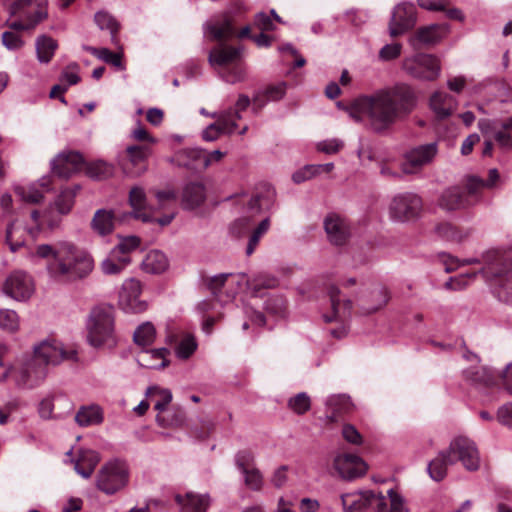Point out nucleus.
<instances>
[{
  "instance_id": "e2e57ef3",
  "label": "nucleus",
  "mask_w": 512,
  "mask_h": 512,
  "mask_svg": "<svg viewBox=\"0 0 512 512\" xmlns=\"http://www.w3.org/2000/svg\"><path fill=\"white\" fill-rule=\"evenodd\" d=\"M88 174L97 179L106 178L110 176L113 172V168L110 164L98 160L91 163L87 168Z\"/></svg>"
},
{
  "instance_id": "69168bd1",
  "label": "nucleus",
  "mask_w": 512,
  "mask_h": 512,
  "mask_svg": "<svg viewBox=\"0 0 512 512\" xmlns=\"http://www.w3.org/2000/svg\"><path fill=\"white\" fill-rule=\"evenodd\" d=\"M22 231V226H7L6 230V242L8 243L10 250L15 252L24 245V239L18 237Z\"/></svg>"
},
{
  "instance_id": "5fc2aeb1",
  "label": "nucleus",
  "mask_w": 512,
  "mask_h": 512,
  "mask_svg": "<svg viewBox=\"0 0 512 512\" xmlns=\"http://www.w3.org/2000/svg\"><path fill=\"white\" fill-rule=\"evenodd\" d=\"M20 319L16 311L11 309H0V328L13 333L19 330Z\"/></svg>"
},
{
  "instance_id": "bf43d9fd",
  "label": "nucleus",
  "mask_w": 512,
  "mask_h": 512,
  "mask_svg": "<svg viewBox=\"0 0 512 512\" xmlns=\"http://www.w3.org/2000/svg\"><path fill=\"white\" fill-rule=\"evenodd\" d=\"M197 349V343L191 334H186L176 345L175 353L180 359H188Z\"/></svg>"
},
{
  "instance_id": "ea45409f",
  "label": "nucleus",
  "mask_w": 512,
  "mask_h": 512,
  "mask_svg": "<svg viewBox=\"0 0 512 512\" xmlns=\"http://www.w3.org/2000/svg\"><path fill=\"white\" fill-rule=\"evenodd\" d=\"M205 33H208L213 40L222 41L232 37L234 29L230 20L225 17L221 21L206 23Z\"/></svg>"
},
{
  "instance_id": "7ed1b4c3",
  "label": "nucleus",
  "mask_w": 512,
  "mask_h": 512,
  "mask_svg": "<svg viewBox=\"0 0 512 512\" xmlns=\"http://www.w3.org/2000/svg\"><path fill=\"white\" fill-rule=\"evenodd\" d=\"M93 268L94 261L91 255L71 243L60 244L55 260L48 261L47 264L51 276L67 281L85 278Z\"/></svg>"
},
{
  "instance_id": "412c9836",
  "label": "nucleus",
  "mask_w": 512,
  "mask_h": 512,
  "mask_svg": "<svg viewBox=\"0 0 512 512\" xmlns=\"http://www.w3.org/2000/svg\"><path fill=\"white\" fill-rule=\"evenodd\" d=\"M83 164V158L78 152L59 154L52 161V171L60 178L68 179L79 171Z\"/></svg>"
},
{
  "instance_id": "2eb2a0df",
  "label": "nucleus",
  "mask_w": 512,
  "mask_h": 512,
  "mask_svg": "<svg viewBox=\"0 0 512 512\" xmlns=\"http://www.w3.org/2000/svg\"><path fill=\"white\" fill-rule=\"evenodd\" d=\"M416 24V9L410 2H403L395 6L389 21V34L398 37L411 30Z\"/></svg>"
},
{
  "instance_id": "37998d69",
  "label": "nucleus",
  "mask_w": 512,
  "mask_h": 512,
  "mask_svg": "<svg viewBox=\"0 0 512 512\" xmlns=\"http://www.w3.org/2000/svg\"><path fill=\"white\" fill-rule=\"evenodd\" d=\"M37 59L40 63H49L57 48V42L49 36L41 35L36 39Z\"/></svg>"
},
{
  "instance_id": "393cba45",
  "label": "nucleus",
  "mask_w": 512,
  "mask_h": 512,
  "mask_svg": "<svg viewBox=\"0 0 512 512\" xmlns=\"http://www.w3.org/2000/svg\"><path fill=\"white\" fill-rule=\"evenodd\" d=\"M175 501L180 506L181 512H206L210 506L208 494L187 492L185 495L176 494Z\"/></svg>"
},
{
  "instance_id": "8fccbe9b",
  "label": "nucleus",
  "mask_w": 512,
  "mask_h": 512,
  "mask_svg": "<svg viewBox=\"0 0 512 512\" xmlns=\"http://www.w3.org/2000/svg\"><path fill=\"white\" fill-rule=\"evenodd\" d=\"M234 227L241 229L245 235H248V245L246 248V254L249 256L254 252L260 239L267 233L269 226H256L252 230L248 229L250 226H234Z\"/></svg>"
},
{
  "instance_id": "e433bc0d",
  "label": "nucleus",
  "mask_w": 512,
  "mask_h": 512,
  "mask_svg": "<svg viewBox=\"0 0 512 512\" xmlns=\"http://www.w3.org/2000/svg\"><path fill=\"white\" fill-rule=\"evenodd\" d=\"M464 376L468 381L475 384L489 386L495 383L496 376L492 369L477 365L464 370Z\"/></svg>"
},
{
  "instance_id": "a211bd4d",
  "label": "nucleus",
  "mask_w": 512,
  "mask_h": 512,
  "mask_svg": "<svg viewBox=\"0 0 512 512\" xmlns=\"http://www.w3.org/2000/svg\"><path fill=\"white\" fill-rule=\"evenodd\" d=\"M478 127L484 136L492 135L501 148L512 149V117L505 121L483 119Z\"/></svg>"
},
{
  "instance_id": "c756f323",
  "label": "nucleus",
  "mask_w": 512,
  "mask_h": 512,
  "mask_svg": "<svg viewBox=\"0 0 512 512\" xmlns=\"http://www.w3.org/2000/svg\"><path fill=\"white\" fill-rule=\"evenodd\" d=\"M456 99L442 91H436L430 98V107L438 119L449 117L456 109Z\"/></svg>"
},
{
  "instance_id": "9d476101",
  "label": "nucleus",
  "mask_w": 512,
  "mask_h": 512,
  "mask_svg": "<svg viewBox=\"0 0 512 512\" xmlns=\"http://www.w3.org/2000/svg\"><path fill=\"white\" fill-rule=\"evenodd\" d=\"M128 477V468L124 462L110 461L99 470L96 486L105 494L111 495L127 485Z\"/></svg>"
},
{
  "instance_id": "72a5a7b5",
  "label": "nucleus",
  "mask_w": 512,
  "mask_h": 512,
  "mask_svg": "<svg viewBox=\"0 0 512 512\" xmlns=\"http://www.w3.org/2000/svg\"><path fill=\"white\" fill-rule=\"evenodd\" d=\"M328 294H329L330 300H331V307L333 310V315L332 316L325 315L324 320L326 322H332L334 320L346 317V315L350 313V309L352 306L351 301L347 300L343 304H341L340 300H339L340 290L335 285H331L329 287Z\"/></svg>"
},
{
  "instance_id": "5701e85b",
  "label": "nucleus",
  "mask_w": 512,
  "mask_h": 512,
  "mask_svg": "<svg viewBox=\"0 0 512 512\" xmlns=\"http://www.w3.org/2000/svg\"><path fill=\"white\" fill-rule=\"evenodd\" d=\"M231 112L222 111L219 113H213L212 118L216 119L215 123L210 124L202 132V137L206 141H214L222 134H232L237 128V123L234 120H230Z\"/></svg>"
},
{
  "instance_id": "3c124183",
  "label": "nucleus",
  "mask_w": 512,
  "mask_h": 512,
  "mask_svg": "<svg viewBox=\"0 0 512 512\" xmlns=\"http://www.w3.org/2000/svg\"><path fill=\"white\" fill-rule=\"evenodd\" d=\"M184 421L185 413L180 408L168 411L166 414H157L156 416L157 424L164 428L181 426Z\"/></svg>"
},
{
  "instance_id": "c9c22d12",
  "label": "nucleus",
  "mask_w": 512,
  "mask_h": 512,
  "mask_svg": "<svg viewBox=\"0 0 512 512\" xmlns=\"http://www.w3.org/2000/svg\"><path fill=\"white\" fill-rule=\"evenodd\" d=\"M450 458L448 450H442L438 453V455L429 462L427 471L429 476L434 481H442L447 475V467L450 464L448 461Z\"/></svg>"
},
{
  "instance_id": "338daca9",
  "label": "nucleus",
  "mask_w": 512,
  "mask_h": 512,
  "mask_svg": "<svg viewBox=\"0 0 512 512\" xmlns=\"http://www.w3.org/2000/svg\"><path fill=\"white\" fill-rule=\"evenodd\" d=\"M288 405L297 414H304L310 409V398L302 392L291 398Z\"/></svg>"
},
{
  "instance_id": "864d4df0",
  "label": "nucleus",
  "mask_w": 512,
  "mask_h": 512,
  "mask_svg": "<svg viewBox=\"0 0 512 512\" xmlns=\"http://www.w3.org/2000/svg\"><path fill=\"white\" fill-rule=\"evenodd\" d=\"M147 395H149L150 397H158L154 404V409L159 412L158 414H163V412L167 409V406L172 401V393L168 389L150 387L147 390Z\"/></svg>"
},
{
  "instance_id": "774afa93",
  "label": "nucleus",
  "mask_w": 512,
  "mask_h": 512,
  "mask_svg": "<svg viewBox=\"0 0 512 512\" xmlns=\"http://www.w3.org/2000/svg\"><path fill=\"white\" fill-rule=\"evenodd\" d=\"M235 463L241 472L253 468L254 455L249 450H241L235 456Z\"/></svg>"
},
{
  "instance_id": "bb28decb",
  "label": "nucleus",
  "mask_w": 512,
  "mask_h": 512,
  "mask_svg": "<svg viewBox=\"0 0 512 512\" xmlns=\"http://www.w3.org/2000/svg\"><path fill=\"white\" fill-rule=\"evenodd\" d=\"M100 461L99 454L90 449H81L76 459H70L75 471L83 478H89Z\"/></svg>"
},
{
  "instance_id": "f8f14e48",
  "label": "nucleus",
  "mask_w": 512,
  "mask_h": 512,
  "mask_svg": "<svg viewBox=\"0 0 512 512\" xmlns=\"http://www.w3.org/2000/svg\"><path fill=\"white\" fill-rule=\"evenodd\" d=\"M450 464L460 462L467 471H477L480 468V454L474 441L467 437L454 438L448 447Z\"/></svg>"
},
{
  "instance_id": "4d7b16f0",
  "label": "nucleus",
  "mask_w": 512,
  "mask_h": 512,
  "mask_svg": "<svg viewBox=\"0 0 512 512\" xmlns=\"http://www.w3.org/2000/svg\"><path fill=\"white\" fill-rule=\"evenodd\" d=\"M440 205L447 210H454L462 205L461 191L456 188L445 190L440 199Z\"/></svg>"
},
{
  "instance_id": "680f3d73",
  "label": "nucleus",
  "mask_w": 512,
  "mask_h": 512,
  "mask_svg": "<svg viewBox=\"0 0 512 512\" xmlns=\"http://www.w3.org/2000/svg\"><path fill=\"white\" fill-rule=\"evenodd\" d=\"M241 473L244 475L245 485L249 489L254 491L261 490L263 486V476L257 468L253 467Z\"/></svg>"
},
{
  "instance_id": "4468645a",
  "label": "nucleus",
  "mask_w": 512,
  "mask_h": 512,
  "mask_svg": "<svg viewBox=\"0 0 512 512\" xmlns=\"http://www.w3.org/2000/svg\"><path fill=\"white\" fill-rule=\"evenodd\" d=\"M34 290L32 277L20 270L12 272L2 286V291L6 296L20 302L28 300Z\"/></svg>"
},
{
  "instance_id": "f03ea898",
  "label": "nucleus",
  "mask_w": 512,
  "mask_h": 512,
  "mask_svg": "<svg viewBox=\"0 0 512 512\" xmlns=\"http://www.w3.org/2000/svg\"><path fill=\"white\" fill-rule=\"evenodd\" d=\"M76 351L66 349L54 339H45L34 346V358L17 372L15 381L18 386L34 387L46 376L43 365H58L64 360H75Z\"/></svg>"
},
{
  "instance_id": "6e6552de",
  "label": "nucleus",
  "mask_w": 512,
  "mask_h": 512,
  "mask_svg": "<svg viewBox=\"0 0 512 512\" xmlns=\"http://www.w3.org/2000/svg\"><path fill=\"white\" fill-rule=\"evenodd\" d=\"M512 271V247L490 249L482 253V267L477 271L486 281Z\"/></svg>"
},
{
  "instance_id": "dca6fc26",
  "label": "nucleus",
  "mask_w": 512,
  "mask_h": 512,
  "mask_svg": "<svg viewBox=\"0 0 512 512\" xmlns=\"http://www.w3.org/2000/svg\"><path fill=\"white\" fill-rule=\"evenodd\" d=\"M141 293L140 281L130 278L123 282L119 292V306L126 313H141L147 304L139 299Z\"/></svg>"
},
{
  "instance_id": "13d9d810",
  "label": "nucleus",
  "mask_w": 512,
  "mask_h": 512,
  "mask_svg": "<svg viewBox=\"0 0 512 512\" xmlns=\"http://www.w3.org/2000/svg\"><path fill=\"white\" fill-rule=\"evenodd\" d=\"M265 310L278 318H283L286 315V301L280 295L269 296L265 301Z\"/></svg>"
},
{
  "instance_id": "603ef678",
  "label": "nucleus",
  "mask_w": 512,
  "mask_h": 512,
  "mask_svg": "<svg viewBox=\"0 0 512 512\" xmlns=\"http://www.w3.org/2000/svg\"><path fill=\"white\" fill-rule=\"evenodd\" d=\"M230 280V282L240 284L241 282V275H235L232 273H224L216 275L212 278H210L208 282V287L211 290L212 294L217 297L219 300L220 298V290L223 288L226 284V282Z\"/></svg>"
},
{
  "instance_id": "423d86ee",
  "label": "nucleus",
  "mask_w": 512,
  "mask_h": 512,
  "mask_svg": "<svg viewBox=\"0 0 512 512\" xmlns=\"http://www.w3.org/2000/svg\"><path fill=\"white\" fill-rule=\"evenodd\" d=\"M89 343L99 347L112 338L114 331V318L110 307H95L92 309L87 321Z\"/></svg>"
},
{
  "instance_id": "c03bdc74",
  "label": "nucleus",
  "mask_w": 512,
  "mask_h": 512,
  "mask_svg": "<svg viewBox=\"0 0 512 512\" xmlns=\"http://www.w3.org/2000/svg\"><path fill=\"white\" fill-rule=\"evenodd\" d=\"M181 165L191 169L204 168L205 150L199 148L184 149L177 155Z\"/></svg>"
},
{
  "instance_id": "9b49d317",
  "label": "nucleus",
  "mask_w": 512,
  "mask_h": 512,
  "mask_svg": "<svg viewBox=\"0 0 512 512\" xmlns=\"http://www.w3.org/2000/svg\"><path fill=\"white\" fill-rule=\"evenodd\" d=\"M402 69L409 76L427 81L436 80L441 72L439 60L430 54L418 53L404 58Z\"/></svg>"
},
{
  "instance_id": "7c9ffc66",
  "label": "nucleus",
  "mask_w": 512,
  "mask_h": 512,
  "mask_svg": "<svg viewBox=\"0 0 512 512\" xmlns=\"http://www.w3.org/2000/svg\"><path fill=\"white\" fill-rule=\"evenodd\" d=\"M240 57V50L235 47L219 44L209 53V63L212 66H226L233 64Z\"/></svg>"
},
{
  "instance_id": "1a4fd4ad",
  "label": "nucleus",
  "mask_w": 512,
  "mask_h": 512,
  "mask_svg": "<svg viewBox=\"0 0 512 512\" xmlns=\"http://www.w3.org/2000/svg\"><path fill=\"white\" fill-rule=\"evenodd\" d=\"M131 212H124L128 222H156V224H170L174 219V213L165 214L163 217L156 216V211L147 205L144 189L133 187L129 193Z\"/></svg>"
},
{
  "instance_id": "052dcab7",
  "label": "nucleus",
  "mask_w": 512,
  "mask_h": 512,
  "mask_svg": "<svg viewBox=\"0 0 512 512\" xmlns=\"http://www.w3.org/2000/svg\"><path fill=\"white\" fill-rule=\"evenodd\" d=\"M477 275L478 274L476 271L451 277L448 281L445 282L444 287L447 290L453 291L463 290L477 277Z\"/></svg>"
},
{
  "instance_id": "f257e3e1",
  "label": "nucleus",
  "mask_w": 512,
  "mask_h": 512,
  "mask_svg": "<svg viewBox=\"0 0 512 512\" xmlns=\"http://www.w3.org/2000/svg\"><path fill=\"white\" fill-rule=\"evenodd\" d=\"M416 104L414 89L406 83H397L356 99L347 112L355 121L365 120L373 131L383 132L409 115Z\"/></svg>"
},
{
  "instance_id": "49530a36",
  "label": "nucleus",
  "mask_w": 512,
  "mask_h": 512,
  "mask_svg": "<svg viewBox=\"0 0 512 512\" xmlns=\"http://www.w3.org/2000/svg\"><path fill=\"white\" fill-rule=\"evenodd\" d=\"M156 338V329L151 322H144L139 325L133 333V340L136 345L146 347L151 345Z\"/></svg>"
},
{
  "instance_id": "39448f33",
  "label": "nucleus",
  "mask_w": 512,
  "mask_h": 512,
  "mask_svg": "<svg viewBox=\"0 0 512 512\" xmlns=\"http://www.w3.org/2000/svg\"><path fill=\"white\" fill-rule=\"evenodd\" d=\"M47 0H15L9 7L15 20H8L6 25L15 31H31L43 20L47 19Z\"/></svg>"
},
{
  "instance_id": "2f4dec72",
  "label": "nucleus",
  "mask_w": 512,
  "mask_h": 512,
  "mask_svg": "<svg viewBox=\"0 0 512 512\" xmlns=\"http://www.w3.org/2000/svg\"><path fill=\"white\" fill-rule=\"evenodd\" d=\"M169 267V261L166 255L159 250L149 251L141 263L144 272L150 274H161Z\"/></svg>"
},
{
  "instance_id": "a19ab883",
  "label": "nucleus",
  "mask_w": 512,
  "mask_h": 512,
  "mask_svg": "<svg viewBox=\"0 0 512 512\" xmlns=\"http://www.w3.org/2000/svg\"><path fill=\"white\" fill-rule=\"evenodd\" d=\"M94 21L99 29L108 30L111 35V42L116 47H120L117 33L119 30V23L116 19L105 11H99L94 16Z\"/></svg>"
},
{
  "instance_id": "f704fd0d",
  "label": "nucleus",
  "mask_w": 512,
  "mask_h": 512,
  "mask_svg": "<svg viewBox=\"0 0 512 512\" xmlns=\"http://www.w3.org/2000/svg\"><path fill=\"white\" fill-rule=\"evenodd\" d=\"M205 187L201 183H189L182 193V203L186 209H193L205 200Z\"/></svg>"
},
{
  "instance_id": "de8ad7c7",
  "label": "nucleus",
  "mask_w": 512,
  "mask_h": 512,
  "mask_svg": "<svg viewBox=\"0 0 512 512\" xmlns=\"http://www.w3.org/2000/svg\"><path fill=\"white\" fill-rule=\"evenodd\" d=\"M131 263L130 256H112L106 258L101 263V270L105 275H117L121 273L126 266Z\"/></svg>"
},
{
  "instance_id": "6ab92c4d",
  "label": "nucleus",
  "mask_w": 512,
  "mask_h": 512,
  "mask_svg": "<svg viewBox=\"0 0 512 512\" xmlns=\"http://www.w3.org/2000/svg\"><path fill=\"white\" fill-rule=\"evenodd\" d=\"M333 468L338 475L347 480H351L363 475L367 466L365 462L355 454H337L333 459Z\"/></svg>"
},
{
  "instance_id": "b1692460",
  "label": "nucleus",
  "mask_w": 512,
  "mask_h": 512,
  "mask_svg": "<svg viewBox=\"0 0 512 512\" xmlns=\"http://www.w3.org/2000/svg\"><path fill=\"white\" fill-rule=\"evenodd\" d=\"M78 189L79 187L75 186L73 189L67 188L62 190L54 204L44 212L43 220L53 223L58 220V216L69 213L74 204V198Z\"/></svg>"
},
{
  "instance_id": "79ce46f5",
  "label": "nucleus",
  "mask_w": 512,
  "mask_h": 512,
  "mask_svg": "<svg viewBox=\"0 0 512 512\" xmlns=\"http://www.w3.org/2000/svg\"><path fill=\"white\" fill-rule=\"evenodd\" d=\"M118 244L111 251L112 256H129L142 245V239L136 235H118Z\"/></svg>"
},
{
  "instance_id": "ddd939ff",
  "label": "nucleus",
  "mask_w": 512,
  "mask_h": 512,
  "mask_svg": "<svg viewBox=\"0 0 512 512\" xmlns=\"http://www.w3.org/2000/svg\"><path fill=\"white\" fill-rule=\"evenodd\" d=\"M422 212V199L415 193L404 192L396 195L390 204L389 213L394 221L413 222Z\"/></svg>"
},
{
  "instance_id": "a878e982",
  "label": "nucleus",
  "mask_w": 512,
  "mask_h": 512,
  "mask_svg": "<svg viewBox=\"0 0 512 512\" xmlns=\"http://www.w3.org/2000/svg\"><path fill=\"white\" fill-rule=\"evenodd\" d=\"M375 512H409L403 497L394 489H389L387 494L377 493Z\"/></svg>"
},
{
  "instance_id": "cd10ccee",
  "label": "nucleus",
  "mask_w": 512,
  "mask_h": 512,
  "mask_svg": "<svg viewBox=\"0 0 512 512\" xmlns=\"http://www.w3.org/2000/svg\"><path fill=\"white\" fill-rule=\"evenodd\" d=\"M49 183V178L43 177L39 183L15 186L14 191L22 201L36 204L39 203L44 197V191H41L39 187L45 191H49Z\"/></svg>"
},
{
  "instance_id": "4c0bfd02",
  "label": "nucleus",
  "mask_w": 512,
  "mask_h": 512,
  "mask_svg": "<svg viewBox=\"0 0 512 512\" xmlns=\"http://www.w3.org/2000/svg\"><path fill=\"white\" fill-rule=\"evenodd\" d=\"M437 235L452 244L463 243L471 234V230L464 226H436Z\"/></svg>"
},
{
  "instance_id": "0eeeda50",
  "label": "nucleus",
  "mask_w": 512,
  "mask_h": 512,
  "mask_svg": "<svg viewBox=\"0 0 512 512\" xmlns=\"http://www.w3.org/2000/svg\"><path fill=\"white\" fill-rule=\"evenodd\" d=\"M439 152L438 143L431 142L415 145L407 149L400 162V169L404 175L419 174L425 167L431 165Z\"/></svg>"
},
{
  "instance_id": "f3484780",
  "label": "nucleus",
  "mask_w": 512,
  "mask_h": 512,
  "mask_svg": "<svg viewBox=\"0 0 512 512\" xmlns=\"http://www.w3.org/2000/svg\"><path fill=\"white\" fill-rule=\"evenodd\" d=\"M151 148L147 145H132L126 148V159L122 163L123 171L130 177H138L147 170V160Z\"/></svg>"
},
{
  "instance_id": "473e14b6",
  "label": "nucleus",
  "mask_w": 512,
  "mask_h": 512,
  "mask_svg": "<svg viewBox=\"0 0 512 512\" xmlns=\"http://www.w3.org/2000/svg\"><path fill=\"white\" fill-rule=\"evenodd\" d=\"M491 285L493 295L506 304H512V271L505 276L487 281Z\"/></svg>"
},
{
  "instance_id": "c85d7f7f",
  "label": "nucleus",
  "mask_w": 512,
  "mask_h": 512,
  "mask_svg": "<svg viewBox=\"0 0 512 512\" xmlns=\"http://www.w3.org/2000/svg\"><path fill=\"white\" fill-rule=\"evenodd\" d=\"M167 348L143 350L138 354L137 362L140 366L148 369H162L168 366L169 355Z\"/></svg>"
},
{
  "instance_id": "09e8293b",
  "label": "nucleus",
  "mask_w": 512,
  "mask_h": 512,
  "mask_svg": "<svg viewBox=\"0 0 512 512\" xmlns=\"http://www.w3.org/2000/svg\"><path fill=\"white\" fill-rule=\"evenodd\" d=\"M113 222H128L127 216L119 210L99 209L95 212L91 224H112Z\"/></svg>"
},
{
  "instance_id": "4be33fe9",
  "label": "nucleus",
  "mask_w": 512,
  "mask_h": 512,
  "mask_svg": "<svg viewBox=\"0 0 512 512\" xmlns=\"http://www.w3.org/2000/svg\"><path fill=\"white\" fill-rule=\"evenodd\" d=\"M377 493L371 490L355 491L341 496L345 512H362L367 508L374 510Z\"/></svg>"
},
{
  "instance_id": "a18cd8bd",
  "label": "nucleus",
  "mask_w": 512,
  "mask_h": 512,
  "mask_svg": "<svg viewBox=\"0 0 512 512\" xmlns=\"http://www.w3.org/2000/svg\"><path fill=\"white\" fill-rule=\"evenodd\" d=\"M241 281H245L255 295H257L261 289H272L278 285V279L268 274H258L252 280L247 279L246 275L242 274Z\"/></svg>"
},
{
  "instance_id": "6e6d98bb",
  "label": "nucleus",
  "mask_w": 512,
  "mask_h": 512,
  "mask_svg": "<svg viewBox=\"0 0 512 512\" xmlns=\"http://www.w3.org/2000/svg\"><path fill=\"white\" fill-rule=\"evenodd\" d=\"M329 242L333 245H344L349 237L348 226H324Z\"/></svg>"
},
{
  "instance_id": "0e129e2a",
  "label": "nucleus",
  "mask_w": 512,
  "mask_h": 512,
  "mask_svg": "<svg viewBox=\"0 0 512 512\" xmlns=\"http://www.w3.org/2000/svg\"><path fill=\"white\" fill-rule=\"evenodd\" d=\"M319 175V168L315 164H308L298 169L292 174V181L295 184L303 183Z\"/></svg>"
},
{
  "instance_id": "20e7f679",
  "label": "nucleus",
  "mask_w": 512,
  "mask_h": 512,
  "mask_svg": "<svg viewBox=\"0 0 512 512\" xmlns=\"http://www.w3.org/2000/svg\"><path fill=\"white\" fill-rule=\"evenodd\" d=\"M276 191L270 185H265L263 190L249 195L246 192L236 193L231 196L235 214L238 215L237 224H269L271 221L269 210L274 205Z\"/></svg>"
},
{
  "instance_id": "58836bf2",
  "label": "nucleus",
  "mask_w": 512,
  "mask_h": 512,
  "mask_svg": "<svg viewBox=\"0 0 512 512\" xmlns=\"http://www.w3.org/2000/svg\"><path fill=\"white\" fill-rule=\"evenodd\" d=\"M75 421L82 427L98 425L103 421L102 409L97 405L81 407L75 415Z\"/></svg>"
},
{
  "instance_id": "aec40b11",
  "label": "nucleus",
  "mask_w": 512,
  "mask_h": 512,
  "mask_svg": "<svg viewBox=\"0 0 512 512\" xmlns=\"http://www.w3.org/2000/svg\"><path fill=\"white\" fill-rule=\"evenodd\" d=\"M447 31L448 27L444 24H431L419 28L408 42L413 49L419 50L422 46L438 43Z\"/></svg>"
}]
</instances>
